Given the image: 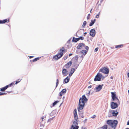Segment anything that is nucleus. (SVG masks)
<instances>
[{"instance_id":"nucleus-54","label":"nucleus","mask_w":129,"mask_h":129,"mask_svg":"<svg viewBox=\"0 0 129 129\" xmlns=\"http://www.w3.org/2000/svg\"><path fill=\"white\" fill-rule=\"evenodd\" d=\"M108 116H109V117H110V115H108Z\"/></svg>"},{"instance_id":"nucleus-7","label":"nucleus","mask_w":129,"mask_h":129,"mask_svg":"<svg viewBox=\"0 0 129 129\" xmlns=\"http://www.w3.org/2000/svg\"><path fill=\"white\" fill-rule=\"evenodd\" d=\"M77 48L78 49H85L86 50H88V46H85L83 43H80L77 46Z\"/></svg>"},{"instance_id":"nucleus-40","label":"nucleus","mask_w":129,"mask_h":129,"mask_svg":"<svg viewBox=\"0 0 129 129\" xmlns=\"http://www.w3.org/2000/svg\"><path fill=\"white\" fill-rule=\"evenodd\" d=\"M20 81H21V80H20L19 81H16L15 83V84H17Z\"/></svg>"},{"instance_id":"nucleus-28","label":"nucleus","mask_w":129,"mask_h":129,"mask_svg":"<svg viewBox=\"0 0 129 129\" xmlns=\"http://www.w3.org/2000/svg\"><path fill=\"white\" fill-rule=\"evenodd\" d=\"M59 102L58 101H55L52 104L53 107L54 106L57 104Z\"/></svg>"},{"instance_id":"nucleus-20","label":"nucleus","mask_w":129,"mask_h":129,"mask_svg":"<svg viewBox=\"0 0 129 129\" xmlns=\"http://www.w3.org/2000/svg\"><path fill=\"white\" fill-rule=\"evenodd\" d=\"M7 88L8 86H6L4 87L1 88L0 89V91H4Z\"/></svg>"},{"instance_id":"nucleus-49","label":"nucleus","mask_w":129,"mask_h":129,"mask_svg":"<svg viewBox=\"0 0 129 129\" xmlns=\"http://www.w3.org/2000/svg\"><path fill=\"white\" fill-rule=\"evenodd\" d=\"M87 34V33L86 32H85L84 33V34Z\"/></svg>"},{"instance_id":"nucleus-19","label":"nucleus","mask_w":129,"mask_h":129,"mask_svg":"<svg viewBox=\"0 0 129 129\" xmlns=\"http://www.w3.org/2000/svg\"><path fill=\"white\" fill-rule=\"evenodd\" d=\"M79 64H78L77 62L76 61L74 63V67L76 69L79 66Z\"/></svg>"},{"instance_id":"nucleus-45","label":"nucleus","mask_w":129,"mask_h":129,"mask_svg":"<svg viewBox=\"0 0 129 129\" xmlns=\"http://www.w3.org/2000/svg\"><path fill=\"white\" fill-rule=\"evenodd\" d=\"M128 77L129 78V72L127 74Z\"/></svg>"},{"instance_id":"nucleus-10","label":"nucleus","mask_w":129,"mask_h":129,"mask_svg":"<svg viewBox=\"0 0 129 129\" xmlns=\"http://www.w3.org/2000/svg\"><path fill=\"white\" fill-rule=\"evenodd\" d=\"M118 104L116 103L112 102L111 104V107L112 109H115L118 107Z\"/></svg>"},{"instance_id":"nucleus-2","label":"nucleus","mask_w":129,"mask_h":129,"mask_svg":"<svg viewBox=\"0 0 129 129\" xmlns=\"http://www.w3.org/2000/svg\"><path fill=\"white\" fill-rule=\"evenodd\" d=\"M67 50L64 47H62L59 50L58 53L53 57V59L56 60L58 59L63 56V54Z\"/></svg>"},{"instance_id":"nucleus-22","label":"nucleus","mask_w":129,"mask_h":129,"mask_svg":"<svg viewBox=\"0 0 129 129\" xmlns=\"http://www.w3.org/2000/svg\"><path fill=\"white\" fill-rule=\"evenodd\" d=\"M79 40V39L78 38H75L74 37H73V39L72 41L73 42H76Z\"/></svg>"},{"instance_id":"nucleus-27","label":"nucleus","mask_w":129,"mask_h":129,"mask_svg":"<svg viewBox=\"0 0 129 129\" xmlns=\"http://www.w3.org/2000/svg\"><path fill=\"white\" fill-rule=\"evenodd\" d=\"M40 58V57L36 58H35V59H33L32 60V61L33 62H34L35 61H37L38 60H39Z\"/></svg>"},{"instance_id":"nucleus-18","label":"nucleus","mask_w":129,"mask_h":129,"mask_svg":"<svg viewBox=\"0 0 129 129\" xmlns=\"http://www.w3.org/2000/svg\"><path fill=\"white\" fill-rule=\"evenodd\" d=\"M69 80L70 78L68 77H67L63 81L65 83H67L69 81Z\"/></svg>"},{"instance_id":"nucleus-11","label":"nucleus","mask_w":129,"mask_h":129,"mask_svg":"<svg viewBox=\"0 0 129 129\" xmlns=\"http://www.w3.org/2000/svg\"><path fill=\"white\" fill-rule=\"evenodd\" d=\"M89 34L92 37H94L95 34V32L94 29H91L90 31Z\"/></svg>"},{"instance_id":"nucleus-36","label":"nucleus","mask_w":129,"mask_h":129,"mask_svg":"<svg viewBox=\"0 0 129 129\" xmlns=\"http://www.w3.org/2000/svg\"><path fill=\"white\" fill-rule=\"evenodd\" d=\"M96 117V116L95 115H93V116H92L91 117V118H94Z\"/></svg>"},{"instance_id":"nucleus-42","label":"nucleus","mask_w":129,"mask_h":129,"mask_svg":"<svg viewBox=\"0 0 129 129\" xmlns=\"http://www.w3.org/2000/svg\"><path fill=\"white\" fill-rule=\"evenodd\" d=\"M33 57H34L33 56H30L29 57V58H32Z\"/></svg>"},{"instance_id":"nucleus-39","label":"nucleus","mask_w":129,"mask_h":129,"mask_svg":"<svg viewBox=\"0 0 129 129\" xmlns=\"http://www.w3.org/2000/svg\"><path fill=\"white\" fill-rule=\"evenodd\" d=\"M46 118V116H45V117H42L41 118V119H42V121H43V119H44V118Z\"/></svg>"},{"instance_id":"nucleus-52","label":"nucleus","mask_w":129,"mask_h":129,"mask_svg":"<svg viewBox=\"0 0 129 129\" xmlns=\"http://www.w3.org/2000/svg\"><path fill=\"white\" fill-rule=\"evenodd\" d=\"M20 80H19V79H18V80H18V81H19Z\"/></svg>"},{"instance_id":"nucleus-8","label":"nucleus","mask_w":129,"mask_h":129,"mask_svg":"<svg viewBox=\"0 0 129 129\" xmlns=\"http://www.w3.org/2000/svg\"><path fill=\"white\" fill-rule=\"evenodd\" d=\"M109 69L107 68L103 67L100 69L99 70V72L105 74H108L109 73Z\"/></svg>"},{"instance_id":"nucleus-26","label":"nucleus","mask_w":129,"mask_h":129,"mask_svg":"<svg viewBox=\"0 0 129 129\" xmlns=\"http://www.w3.org/2000/svg\"><path fill=\"white\" fill-rule=\"evenodd\" d=\"M86 24V21H84L83 23V25L82 26V27L83 28L85 26Z\"/></svg>"},{"instance_id":"nucleus-48","label":"nucleus","mask_w":129,"mask_h":129,"mask_svg":"<svg viewBox=\"0 0 129 129\" xmlns=\"http://www.w3.org/2000/svg\"><path fill=\"white\" fill-rule=\"evenodd\" d=\"M110 78L111 79H112L113 78V77H110Z\"/></svg>"},{"instance_id":"nucleus-55","label":"nucleus","mask_w":129,"mask_h":129,"mask_svg":"<svg viewBox=\"0 0 129 129\" xmlns=\"http://www.w3.org/2000/svg\"><path fill=\"white\" fill-rule=\"evenodd\" d=\"M89 16H90V14H89Z\"/></svg>"},{"instance_id":"nucleus-12","label":"nucleus","mask_w":129,"mask_h":129,"mask_svg":"<svg viewBox=\"0 0 129 129\" xmlns=\"http://www.w3.org/2000/svg\"><path fill=\"white\" fill-rule=\"evenodd\" d=\"M72 64V61H70L65 65V66L66 68H69L70 67Z\"/></svg>"},{"instance_id":"nucleus-15","label":"nucleus","mask_w":129,"mask_h":129,"mask_svg":"<svg viewBox=\"0 0 129 129\" xmlns=\"http://www.w3.org/2000/svg\"><path fill=\"white\" fill-rule=\"evenodd\" d=\"M75 71V69L74 68H71V71L70 72V74H69V76H71Z\"/></svg>"},{"instance_id":"nucleus-37","label":"nucleus","mask_w":129,"mask_h":129,"mask_svg":"<svg viewBox=\"0 0 129 129\" xmlns=\"http://www.w3.org/2000/svg\"><path fill=\"white\" fill-rule=\"evenodd\" d=\"M67 58H68V56H64V60H65L66 59H67Z\"/></svg>"},{"instance_id":"nucleus-38","label":"nucleus","mask_w":129,"mask_h":129,"mask_svg":"<svg viewBox=\"0 0 129 129\" xmlns=\"http://www.w3.org/2000/svg\"><path fill=\"white\" fill-rule=\"evenodd\" d=\"M98 48H96L94 50V51L95 52L97 51H98Z\"/></svg>"},{"instance_id":"nucleus-44","label":"nucleus","mask_w":129,"mask_h":129,"mask_svg":"<svg viewBox=\"0 0 129 129\" xmlns=\"http://www.w3.org/2000/svg\"><path fill=\"white\" fill-rule=\"evenodd\" d=\"M127 125H129V120L127 122Z\"/></svg>"},{"instance_id":"nucleus-53","label":"nucleus","mask_w":129,"mask_h":129,"mask_svg":"<svg viewBox=\"0 0 129 129\" xmlns=\"http://www.w3.org/2000/svg\"><path fill=\"white\" fill-rule=\"evenodd\" d=\"M91 10H92V9H91L90 11V12L91 13Z\"/></svg>"},{"instance_id":"nucleus-3","label":"nucleus","mask_w":129,"mask_h":129,"mask_svg":"<svg viewBox=\"0 0 129 129\" xmlns=\"http://www.w3.org/2000/svg\"><path fill=\"white\" fill-rule=\"evenodd\" d=\"M107 123L112 128L115 129L116 127L118 121L116 120H108L107 121Z\"/></svg>"},{"instance_id":"nucleus-47","label":"nucleus","mask_w":129,"mask_h":129,"mask_svg":"<svg viewBox=\"0 0 129 129\" xmlns=\"http://www.w3.org/2000/svg\"><path fill=\"white\" fill-rule=\"evenodd\" d=\"M91 85L89 86V88H91Z\"/></svg>"},{"instance_id":"nucleus-33","label":"nucleus","mask_w":129,"mask_h":129,"mask_svg":"<svg viewBox=\"0 0 129 129\" xmlns=\"http://www.w3.org/2000/svg\"><path fill=\"white\" fill-rule=\"evenodd\" d=\"M6 93H5L1 92H0V95H4L6 94Z\"/></svg>"},{"instance_id":"nucleus-31","label":"nucleus","mask_w":129,"mask_h":129,"mask_svg":"<svg viewBox=\"0 0 129 129\" xmlns=\"http://www.w3.org/2000/svg\"><path fill=\"white\" fill-rule=\"evenodd\" d=\"M59 84V80L58 79H57L56 80V87Z\"/></svg>"},{"instance_id":"nucleus-51","label":"nucleus","mask_w":129,"mask_h":129,"mask_svg":"<svg viewBox=\"0 0 129 129\" xmlns=\"http://www.w3.org/2000/svg\"><path fill=\"white\" fill-rule=\"evenodd\" d=\"M125 129H129V128H126Z\"/></svg>"},{"instance_id":"nucleus-16","label":"nucleus","mask_w":129,"mask_h":129,"mask_svg":"<svg viewBox=\"0 0 129 129\" xmlns=\"http://www.w3.org/2000/svg\"><path fill=\"white\" fill-rule=\"evenodd\" d=\"M87 51L88 50H83L81 51L80 53L85 55L87 53Z\"/></svg>"},{"instance_id":"nucleus-1","label":"nucleus","mask_w":129,"mask_h":129,"mask_svg":"<svg viewBox=\"0 0 129 129\" xmlns=\"http://www.w3.org/2000/svg\"><path fill=\"white\" fill-rule=\"evenodd\" d=\"M87 100L88 99L84 95H83L82 97L80 98L79 101L78 106L77 108L79 112H80L81 110L83 109L85 103L86 102Z\"/></svg>"},{"instance_id":"nucleus-17","label":"nucleus","mask_w":129,"mask_h":129,"mask_svg":"<svg viewBox=\"0 0 129 129\" xmlns=\"http://www.w3.org/2000/svg\"><path fill=\"white\" fill-rule=\"evenodd\" d=\"M67 72L68 71L66 69H63L62 71V73L63 74H65V75L66 76L67 74Z\"/></svg>"},{"instance_id":"nucleus-13","label":"nucleus","mask_w":129,"mask_h":129,"mask_svg":"<svg viewBox=\"0 0 129 129\" xmlns=\"http://www.w3.org/2000/svg\"><path fill=\"white\" fill-rule=\"evenodd\" d=\"M112 113L113 116H116L118 114V112L116 110H113L112 111Z\"/></svg>"},{"instance_id":"nucleus-24","label":"nucleus","mask_w":129,"mask_h":129,"mask_svg":"<svg viewBox=\"0 0 129 129\" xmlns=\"http://www.w3.org/2000/svg\"><path fill=\"white\" fill-rule=\"evenodd\" d=\"M100 129H107V126L106 125H105L101 127Z\"/></svg>"},{"instance_id":"nucleus-23","label":"nucleus","mask_w":129,"mask_h":129,"mask_svg":"<svg viewBox=\"0 0 129 129\" xmlns=\"http://www.w3.org/2000/svg\"><path fill=\"white\" fill-rule=\"evenodd\" d=\"M95 21V19H94L93 20H91V22L90 24L89 25L90 26H91L93 25Z\"/></svg>"},{"instance_id":"nucleus-14","label":"nucleus","mask_w":129,"mask_h":129,"mask_svg":"<svg viewBox=\"0 0 129 129\" xmlns=\"http://www.w3.org/2000/svg\"><path fill=\"white\" fill-rule=\"evenodd\" d=\"M8 22H9V19H7L4 20H0V24H3L4 23H6Z\"/></svg>"},{"instance_id":"nucleus-21","label":"nucleus","mask_w":129,"mask_h":129,"mask_svg":"<svg viewBox=\"0 0 129 129\" xmlns=\"http://www.w3.org/2000/svg\"><path fill=\"white\" fill-rule=\"evenodd\" d=\"M78 126H74V125H72L70 129H78Z\"/></svg>"},{"instance_id":"nucleus-32","label":"nucleus","mask_w":129,"mask_h":129,"mask_svg":"<svg viewBox=\"0 0 129 129\" xmlns=\"http://www.w3.org/2000/svg\"><path fill=\"white\" fill-rule=\"evenodd\" d=\"M62 92L61 91L60 92L59 94V95L60 96H62V94H63Z\"/></svg>"},{"instance_id":"nucleus-41","label":"nucleus","mask_w":129,"mask_h":129,"mask_svg":"<svg viewBox=\"0 0 129 129\" xmlns=\"http://www.w3.org/2000/svg\"><path fill=\"white\" fill-rule=\"evenodd\" d=\"M72 55V53L70 54H69V56H70Z\"/></svg>"},{"instance_id":"nucleus-29","label":"nucleus","mask_w":129,"mask_h":129,"mask_svg":"<svg viewBox=\"0 0 129 129\" xmlns=\"http://www.w3.org/2000/svg\"><path fill=\"white\" fill-rule=\"evenodd\" d=\"M61 91L63 93H65L66 92V89H63Z\"/></svg>"},{"instance_id":"nucleus-46","label":"nucleus","mask_w":129,"mask_h":129,"mask_svg":"<svg viewBox=\"0 0 129 129\" xmlns=\"http://www.w3.org/2000/svg\"><path fill=\"white\" fill-rule=\"evenodd\" d=\"M103 1V0H101L100 1V2L102 3Z\"/></svg>"},{"instance_id":"nucleus-30","label":"nucleus","mask_w":129,"mask_h":129,"mask_svg":"<svg viewBox=\"0 0 129 129\" xmlns=\"http://www.w3.org/2000/svg\"><path fill=\"white\" fill-rule=\"evenodd\" d=\"M13 84H14L13 83H11V84H10L8 85H7L6 86H8V88L9 87H10L12 86Z\"/></svg>"},{"instance_id":"nucleus-4","label":"nucleus","mask_w":129,"mask_h":129,"mask_svg":"<svg viewBox=\"0 0 129 129\" xmlns=\"http://www.w3.org/2000/svg\"><path fill=\"white\" fill-rule=\"evenodd\" d=\"M105 78V77L100 73H98L94 79V81H100L104 80Z\"/></svg>"},{"instance_id":"nucleus-50","label":"nucleus","mask_w":129,"mask_h":129,"mask_svg":"<svg viewBox=\"0 0 129 129\" xmlns=\"http://www.w3.org/2000/svg\"><path fill=\"white\" fill-rule=\"evenodd\" d=\"M88 17H88V16H87V19H88Z\"/></svg>"},{"instance_id":"nucleus-34","label":"nucleus","mask_w":129,"mask_h":129,"mask_svg":"<svg viewBox=\"0 0 129 129\" xmlns=\"http://www.w3.org/2000/svg\"><path fill=\"white\" fill-rule=\"evenodd\" d=\"M78 38L79 39V40L80 39H81V40H83L84 39V38L82 37H80V38Z\"/></svg>"},{"instance_id":"nucleus-35","label":"nucleus","mask_w":129,"mask_h":129,"mask_svg":"<svg viewBox=\"0 0 129 129\" xmlns=\"http://www.w3.org/2000/svg\"><path fill=\"white\" fill-rule=\"evenodd\" d=\"M100 12L99 13V14H97L96 16V18H98L99 17V15L100 14Z\"/></svg>"},{"instance_id":"nucleus-5","label":"nucleus","mask_w":129,"mask_h":129,"mask_svg":"<svg viewBox=\"0 0 129 129\" xmlns=\"http://www.w3.org/2000/svg\"><path fill=\"white\" fill-rule=\"evenodd\" d=\"M74 117L75 119L76 120V121H74L72 125H74V126H78V121H77L78 119V115L77 113V110L75 109L74 110Z\"/></svg>"},{"instance_id":"nucleus-9","label":"nucleus","mask_w":129,"mask_h":129,"mask_svg":"<svg viewBox=\"0 0 129 129\" xmlns=\"http://www.w3.org/2000/svg\"><path fill=\"white\" fill-rule=\"evenodd\" d=\"M103 86V84L99 85L95 87L94 90L96 92H99L102 89Z\"/></svg>"},{"instance_id":"nucleus-43","label":"nucleus","mask_w":129,"mask_h":129,"mask_svg":"<svg viewBox=\"0 0 129 129\" xmlns=\"http://www.w3.org/2000/svg\"><path fill=\"white\" fill-rule=\"evenodd\" d=\"M40 126H43V127H44V125L43 124H42V125L41 124L40 125Z\"/></svg>"},{"instance_id":"nucleus-6","label":"nucleus","mask_w":129,"mask_h":129,"mask_svg":"<svg viewBox=\"0 0 129 129\" xmlns=\"http://www.w3.org/2000/svg\"><path fill=\"white\" fill-rule=\"evenodd\" d=\"M111 93L112 94V98L113 101H116V102L118 103H119V102L118 99L116 96V92H111Z\"/></svg>"},{"instance_id":"nucleus-25","label":"nucleus","mask_w":129,"mask_h":129,"mask_svg":"<svg viewBox=\"0 0 129 129\" xmlns=\"http://www.w3.org/2000/svg\"><path fill=\"white\" fill-rule=\"evenodd\" d=\"M122 46V45H119L116 46L115 47V48H120L121 47V46Z\"/></svg>"}]
</instances>
